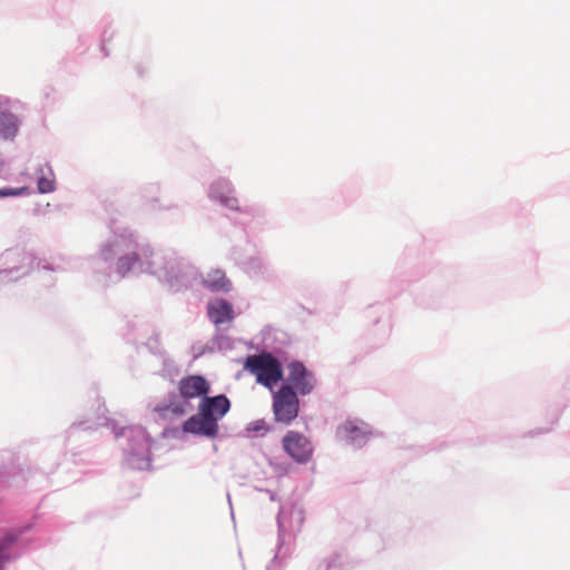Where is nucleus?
I'll list each match as a JSON object with an SVG mask.
<instances>
[{
  "instance_id": "obj_5",
  "label": "nucleus",
  "mask_w": 570,
  "mask_h": 570,
  "mask_svg": "<svg viewBox=\"0 0 570 570\" xmlns=\"http://www.w3.org/2000/svg\"><path fill=\"white\" fill-rule=\"evenodd\" d=\"M177 391L188 402L198 397L203 400L210 391V383L203 375H187L179 380Z\"/></svg>"
},
{
  "instance_id": "obj_15",
  "label": "nucleus",
  "mask_w": 570,
  "mask_h": 570,
  "mask_svg": "<svg viewBox=\"0 0 570 570\" xmlns=\"http://www.w3.org/2000/svg\"><path fill=\"white\" fill-rule=\"evenodd\" d=\"M29 193H30V189L28 187H20V188L4 187V188H0V197L21 196V195H28Z\"/></svg>"
},
{
  "instance_id": "obj_13",
  "label": "nucleus",
  "mask_w": 570,
  "mask_h": 570,
  "mask_svg": "<svg viewBox=\"0 0 570 570\" xmlns=\"http://www.w3.org/2000/svg\"><path fill=\"white\" fill-rule=\"evenodd\" d=\"M137 261H138V256H137L136 252H132L128 255L121 256L117 262V271L120 274L125 275L134 267V265L137 263Z\"/></svg>"
},
{
  "instance_id": "obj_8",
  "label": "nucleus",
  "mask_w": 570,
  "mask_h": 570,
  "mask_svg": "<svg viewBox=\"0 0 570 570\" xmlns=\"http://www.w3.org/2000/svg\"><path fill=\"white\" fill-rule=\"evenodd\" d=\"M210 197L229 209H238V200L234 196L232 185L225 179L217 180L212 185Z\"/></svg>"
},
{
  "instance_id": "obj_10",
  "label": "nucleus",
  "mask_w": 570,
  "mask_h": 570,
  "mask_svg": "<svg viewBox=\"0 0 570 570\" xmlns=\"http://www.w3.org/2000/svg\"><path fill=\"white\" fill-rule=\"evenodd\" d=\"M204 284L213 292H228L232 288L230 281L220 269L209 272L204 278Z\"/></svg>"
},
{
  "instance_id": "obj_11",
  "label": "nucleus",
  "mask_w": 570,
  "mask_h": 570,
  "mask_svg": "<svg viewBox=\"0 0 570 570\" xmlns=\"http://www.w3.org/2000/svg\"><path fill=\"white\" fill-rule=\"evenodd\" d=\"M208 315L215 324H222L233 318V308L228 302L220 299L208 306Z\"/></svg>"
},
{
  "instance_id": "obj_9",
  "label": "nucleus",
  "mask_w": 570,
  "mask_h": 570,
  "mask_svg": "<svg viewBox=\"0 0 570 570\" xmlns=\"http://www.w3.org/2000/svg\"><path fill=\"white\" fill-rule=\"evenodd\" d=\"M340 436L352 443H360L366 438V429L364 424L358 425L353 421H347L337 430Z\"/></svg>"
},
{
  "instance_id": "obj_4",
  "label": "nucleus",
  "mask_w": 570,
  "mask_h": 570,
  "mask_svg": "<svg viewBox=\"0 0 570 570\" xmlns=\"http://www.w3.org/2000/svg\"><path fill=\"white\" fill-rule=\"evenodd\" d=\"M285 453L297 463H306L313 455V445L308 438L297 431H288L282 439Z\"/></svg>"
},
{
  "instance_id": "obj_14",
  "label": "nucleus",
  "mask_w": 570,
  "mask_h": 570,
  "mask_svg": "<svg viewBox=\"0 0 570 570\" xmlns=\"http://www.w3.org/2000/svg\"><path fill=\"white\" fill-rule=\"evenodd\" d=\"M268 430H269L268 425H267L266 421L263 419L253 421L246 426L247 433H250L254 435H264L268 432Z\"/></svg>"
},
{
  "instance_id": "obj_12",
  "label": "nucleus",
  "mask_w": 570,
  "mask_h": 570,
  "mask_svg": "<svg viewBox=\"0 0 570 570\" xmlns=\"http://www.w3.org/2000/svg\"><path fill=\"white\" fill-rule=\"evenodd\" d=\"M18 119L10 112H0V138H12L18 131Z\"/></svg>"
},
{
  "instance_id": "obj_2",
  "label": "nucleus",
  "mask_w": 570,
  "mask_h": 570,
  "mask_svg": "<svg viewBox=\"0 0 570 570\" xmlns=\"http://www.w3.org/2000/svg\"><path fill=\"white\" fill-rule=\"evenodd\" d=\"M245 368L256 376V381L268 387L282 380V366L279 362L267 353L250 355L246 358Z\"/></svg>"
},
{
  "instance_id": "obj_1",
  "label": "nucleus",
  "mask_w": 570,
  "mask_h": 570,
  "mask_svg": "<svg viewBox=\"0 0 570 570\" xmlns=\"http://www.w3.org/2000/svg\"><path fill=\"white\" fill-rule=\"evenodd\" d=\"M230 402L220 394L208 396L198 404V414L191 415L183 423L185 433L215 438L218 434V421L229 411Z\"/></svg>"
},
{
  "instance_id": "obj_17",
  "label": "nucleus",
  "mask_w": 570,
  "mask_h": 570,
  "mask_svg": "<svg viewBox=\"0 0 570 570\" xmlns=\"http://www.w3.org/2000/svg\"><path fill=\"white\" fill-rule=\"evenodd\" d=\"M107 252H108V249L106 248V249L104 250V257H105V259H108V254H107Z\"/></svg>"
},
{
  "instance_id": "obj_16",
  "label": "nucleus",
  "mask_w": 570,
  "mask_h": 570,
  "mask_svg": "<svg viewBox=\"0 0 570 570\" xmlns=\"http://www.w3.org/2000/svg\"><path fill=\"white\" fill-rule=\"evenodd\" d=\"M38 189L40 193H51L55 190V181L52 179L41 177L38 180Z\"/></svg>"
},
{
  "instance_id": "obj_6",
  "label": "nucleus",
  "mask_w": 570,
  "mask_h": 570,
  "mask_svg": "<svg viewBox=\"0 0 570 570\" xmlns=\"http://www.w3.org/2000/svg\"><path fill=\"white\" fill-rule=\"evenodd\" d=\"M288 381L293 390L302 395L309 394L316 385L314 374L301 362H292L288 365Z\"/></svg>"
},
{
  "instance_id": "obj_7",
  "label": "nucleus",
  "mask_w": 570,
  "mask_h": 570,
  "mask_svg": "<svg viewBox=\"0 0 570 570\" xmlns=\"http://www.w3.org/2000/svg\"><path fill=\"white\" fill-rule=\"evenodd\" d=\"M193 409L190 402L178 395H173L167 402L158 404L154 411L163 419L181 417Z\"/></svg>"
},
{
  "instance_id": "obj_3",
  "label": "nucleus",
  "mask_w": 570,
  "mask_h": 570,
  "mask_svg": "<svg viewBox=\"0 0 570 570\" xmlns=\"http://www.w3.org/2000/svg\"><path fill=\"white\" fill-rule=\"evenodd\" d=\"M299 401L289 385H283L273 394V413L278 423L291 424L298 415Z\"/></svg>"
}]
</instances>
